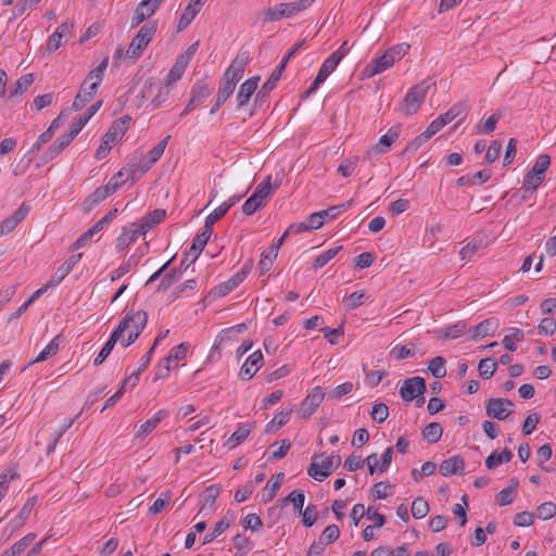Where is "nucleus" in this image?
Wrapping results in <instances>:
<instances>
[{
	"label": "nucleus",
	"instance_id": "f257e3e1",
	"mask_svg": "<svg viewBox=\"0 0 556 556\" xmlns=\"http://www.w3.org/2000/svg\"><path fill=\"white\" fill-rule=\"evenodd\" d=\"M410 46L406 42L397 43L389 48L382 55L371 60L361 73L362 78H371L377 74L390 68L396 61H400L409 51Z\"/></svg>",
	"mask_w": 556,
	"mask_h": 556
},
{
	"label": "nucleus",
	"instance_id": "f03ea898",
	"mask_svg": "<svg viewBox=\"0 0 556 556\" xmlns=\"http://www.w3.org/2000/svg\"><path fill=\"white\" fill-rule=\"evenodd\" d=\"M315 0H296L293 2H282L266 9L263 13V21L277 22L282 18H291L300 12L308 9Z\"/></svg>",
	"mask_w": 556,
	"mask_h": 556
},
{
	"label": "nucleus",
	"instance_id": "7ed1b4c3",
	"mask_svg": "<svg viewBox=\"0 0 556 556\" xmlns=\"http://www.w3.org/2000/svg\"><path fill=\"white\" fill-rule=\"evenodd\" d=\"M130 122L129 116H123L112 123L105 135L102 137L101 143L94 153L97 160L104 159L113 146L125 135Z\"/></svg>",
	"mask_w": 556,
	"mask_h": 556
},
{
	"label": "nucleus",
	"instance_id": "20e7f679",
	"mask_svg": "<svg viewBox=\"0 0 556 556\" xmlns=\"http://www.w3.org/2000/svg\"><path fill=\"white\" fill-rule=\"evenodd\" d=\"M157 29L155 21L148 22L139 29L138 34L132 38L126 51V56L136 61L153 39Z\"/></svg>",
	"mask_w": 556,
	"mask_h": 556
},
{
	"label": "nucleus",
	"instance_id": "39448f33",
	"mask_svg": "<svg viewBox=\"0 0 556 556\" xmlns=\"http://www.w3.org/2000/svg\"><path fill=\"white\" fill-rule=\"evenodd\" d=\"M430 87V80L425 79L408 90L401 103V111L405 116H410L418 111Z\"/></svg>",
	"mask_w": 556,
	"mask_h": 556
},
{
	"label": "nucleus",
	"instance_id": "423d86ee",
	"mask_svg": "<svg viewBox=\"0 0 556 556\" xmlns=\"http://www.w3.org/2000/svg\"><path fill=\"white\" fill-rule=\"evenodd\" d=\"M122 320H127V327L125 328V332L127 331V339H124L123 336L121 338V343L123 346L127 348L138 339L146 328L148 315L144 311H138L134 314H126Z\"/></svg>",
	"mask_w": 556,
	"mask_h": 556
},
{
	"label": "nucleus",
	"instance_id": "0eeeda50",
	"mask_svg": "<svg viewBox=\"0 0 556 556\" xmlns=\"http://www.w3.org/2000/svg\"><path fill=\"white\" fill-rule=\"evenodd\" d=\"M340 536V529L337 525L327 526L318 538L317 542L311 544L307 556H323L327 545L336 542Z\"/></svg>",
	"mask_w": 556,
	"mask_h": 556
},
{
	"label": "nucleus",
	"instance_id": "6e6552de",
	"mask_svg": "<svg viewBox=\"0 0 556 556\" xmlns=\"http://www.w3.org/2000/svg\"><path fill=\"white\" fill-rule=\"evenodd\" d=\"M253 268V260L249 258L235 275H232L228 280L219 283L215 287V293L219 296H225L233 289H236L243 280L247 278L249 273Z\"/></svg>",
	"mask_w": 556,
	"mask_h": 556
},
{
	"label": "nucleus",
	"instance_id": "1a4fd4ad",
	"mask_svg": "<svg viewBox=\"0 0 556 556\" xmlns=\"http://www.w3.org/2000/svg\"><path fill=\"white\" fill-rule=\"evenodd\" d=\"M427 390L426 381L422 377L415 376L407 378L400 389V395L405 402H410L414 399L422 395Z\"/></svg>",
	"mask_w": 556,
	"mask_h": 556
},
{
	"label": "nucleus",
	"instance_id": "9d476101",
	"mask_svg": "<svg viewBox=\"0 0 556 556\" xmlns=\"http://www.w3.org/2000/svg\"><path fill=\"white\" fill-rule=\"evenodd\" d=\"M513 406L514 403L508 399H490L485 404V410L488 416L504 420L511 414Z\"/></svg>",
	"mask_w": 556,
	"mask_h": 556
},
{
	"label": "nucleus",
	"instance_id": "9b49d317",
	"mask_svg": "<svg viewBox=\"0 0 556 556\" xmlns=\"http://www.w3.org/2000/svg\"><path fill=\"white\" fill-rule=\"evenodd\" d=\"M74 25L70 22L62 23L49 37L47 43L48 53L56 51L62 45L66 43L72 36Z\"/></svg>",
	"mask_w": 556,
	"mask_h": 556
},
{
	"label": "nucleus",
	"instance_id": "f8f14e48",
	"mask_svg": "<svg viewBox=\"0 0 556 556\" xmlns=\"http://www.w3.org/2000/svg\"><path fill=\"white\" fill-rule=\"evenodd\" d=\"M126 323H127V320H121L118 326L116 327V329L111 333L109 340L103 345V348L101 349L99 354L96 356V358L93 361L94 366L101 365L106 359V357L110 355V353L112 352L116 342L118 340H121V338L125 333V328L127 327Z\"/></svg>",
	"mask_w": 556,
	"mask_h": 556
},
{
	"label": "nucleus",
	"instance_id": "ddd939ff",
	"mask_svg": "<svg viewBox=\"0 0 556 556\" xmlns=\"http://www.w3.org/2000/svg\"><path fill=\"white\" fill-rule=\"evenodd\" d=\"M326 393L321 387H316L313 391L303 400L299 410V415L302 418H308L317 409Z\"/></svg>",
	"mask_w": 556,
	"mask_h": 556
},
{
	"label": "nucleus",
	"instance_id": "4468645a",
	"mask_svg": "<svg viewBox=\"0 0 556 556\" xmlns=\"http://www.w3.org/2000/svg\"><path fill=\"white\" fill-rule=\"evenodd\" d=\"M156 91V94L151 100V105L153 109L160 108L168 98L172 87L168 84L162 83H149L144 86L143 97L150 96L153 91Z\"/></svg>",
	"mask_w": 556,
	"mask_h": 556
},
{
	"label": "nucleus",
	"instance_id": "2eb2a0df",
	"mask_svg": "<svg viewBox=\"0 0 556 556\" xmlns=\"http://www.w3.org/2000/svg\"><path fill=\"white\" fill-rule=\"evenodd\" d=\"M263 354L260 350L253 352L240 368L239 377L243 380H250L263 365Z\"/></svg>",
	"mask_w": 556,
	"mask_h": 556
},
{
	"label": "nucleus",
	"instance_id": "dca6fc26",
	"mask_svg": "<svg viewBox=\"0 0 556 556\" xmlns=\"http://www.w3.org/2000/svg\"><path fill=\"white\" fill-rule=\"evenodd\" d=\"M29 205L22 203V205L8 218L0 224V235L11 233L16 226L27 216Z\"/></svg>",
	"mask_w": 556,
	"mask_h": 556
},
{
	"label": "nucleus",
	"instance_id": "f3484780",
	"mask_svg": "<svg viewBox=\"0 0 556 556\" xmlns=\"http://www.w3.org/2000/svg\"><path fill=\"white\" fill-rule=\"evenodd\" d=\"M83 254H73L66 260L52 275L50 280L47 283V287H55L58 286L74 268V266L80 261Z\"/></svg>",
	"mask_w": 556,
	"mask_h": 556
},
{
	"label": "nucleus",
	"instance_id": "a211bd4d",
	"mask_svg": "<svg viewBox=\"0 0 556 556\" xmlns=\"http://www.w3.org/2000/svg\"><path fill=\"white\" fill-rule=\"evenodd\" d=\"M142 235L146 233L136 223L131 224L130 227H124L122 233L116 239V250L124 251L130 243L135 242Z\"/></svg>",
	"mask_w": 556,
	"mask_h": 556
},
{
	"label": "nucleus",
	"instance_id": "6ab92c4d",
	"mask_svg": "<svg viewBox=\"0 0 556 556\" xmlns=\"http://www.w3.org/2000/svg\"><path fill=\"white\" fill-rule=\"evenodd\" d=\"M401 134V125H394L387 134L379 138V141L372 147V151L377 154H383L388 152L391 146L399 139Z\"/></svg>",
	"mask_w": 556,
	"mask_h": 556
},
{
	"label": "nucleus",
	"instance_id": "aec40b11",
	"mask_svg": "<svg viewBox=\"0 0 556 556\" xmlns=\"http://www.w3.org/2000/svg\"><path fill=\"white\" fill-rule=\"evenodd\" d=\"M327 465L325 467V471H317L316 465H309L307 468V475L312 477L316 481H324L326 478H328L332 471L338 468L341 465V457L340 455H331L327 456Z\"/></svg>",
	"mask_w": 556,
	"mask_h": 556
},
{
	"label": "nucleus",
	"instance_id": "412c9836",
	"mask_svg": "<svg viewBox=\"0 0 556 556\" xmlns=\"http://www.w3.org/2000/svg\"><path fill=\"white\" fill-rule=\"evenodd\" d=\"M36 503H37V496H31L26 501V503L22 506L17 516L10 521V523L8 526V528L10 529V533L14 532L15 530L22 528L25 525V522L28 520Z\"/></svg>",
	"mask_w": 556,
	"mask_h": 556
},
{
	"label": "nucleus",
	"instance_id": "4be33fe9",
	"mask_svg": "<svg viewBox=\"0 0 556 556\" xmlns=\"http://www.w3.org/2000/svg\"><path fill=\"white\" fill-rule=\"evenodd\" d=\"M213 233V229H207L203 227V230L193 238L192 245L186 252V256H191L190 263H194L203 249L205 248L211 235Z\"/></svg>",
	"mask_w": 556,
	"mask_h": 556
},
{
	"label": "nucleus",
	"instance_id": "5701e85b",
	"mask_svg": "<svg viewBox=\"0 0 556 556\" xmlns=\"http://www.w3.org/2000/svg\"><path fill=\"white\" fill-rule=\"evenodd\" d=\"M97 92V85L90 84L88 85L87 81H83L80 89L78 93L76 94L74 101H73V109L75 111H80L85 108V105L91 101L93 96Z\"/></svg>",
	"mask_w": 556,
	"mask_h": 556
},
{
	"label": "nucleus",
	"instance_id": "b1692460",
	"mask_svg": "<svg viewBox=\"0 0 556 556\" xmlns=\"http://www.w3.org/2000/svg\"><path fill=\"white\" fill-rule=\"evenodd\" d=\"M260 81V76H254L247 79L239 88L237 93L238 109L243 108L256 91Z\"/></svg>",
	"mask_w": 556,
	"mask_h": 556
},
{
	"label": "nucleus",
	"instance_id": "393cba45",
	"mask_svg": "<svg viewBox=\"0 0 556 556\" xmlns=\"http://www.w3.org/2000/svg\"><path fill=\"white\" fill-rule=\"evenodd\" d=\"M465 469V463L462 456L455 455L444 459L440 466L439 471L442 476L447 477L452 475H460Z\"/></svg>",
	"mask_w": 556,
	"mask_h": 556
},
{
	"label": "nucleus",
	"instance_id": "a878e982",
	"mask_svg": "<svg viewBox=\"0 0 556 556\" xmlns=\"http://www.w3.org/2000/svg\"><path fill=\"white\" fill-rule=\"evenodd\" d=\"M76 135L72 134L68 130L67 134L63 135L59 138L54 143H52L43 154V159L46 162L52 161L55 159L74 139Z\"/></svg>",
	"mask_w": 556,
	"mask_h": 556
},
{
	"label": "nucleus",
	"instance_id": "bb28decb",
	"mask_svg": "<svg viewBox=\"0 0 556 556\" xmlns=\"http://www.w3.org/2000/svg\"><path fill=\"white\" fill-rule=\"evenodd\" d=\"M500 327V320L495 317L486 318L473 328L472 340L492 336Z\"/></svg>",
	"mask_w": 556,
	"mask_h": 556
},
{
	"label": "nucleus",
	"instance_id": "cd10ccee",
	"mask_svg": "<svg viewBox=\"0 0 556 556\" xmlns=\"http://www.w3.org/2000/svg\"><path fill=\"white\" fill-rule=\"evenodd\" d=\"M169 139L170 136L168 135L148 152L144 163L141 166V173L147 172L154 163L161 159Z\"/></svg>",
	"mask_w": 556,
	"mask_h": 556
},
{
	"label": "nucleus",
	"instance_id": "c85d7f7f",
	"mask_svg": "<svg viewBox=\"0 0 556 556\" xmlns=\"http://www.w3.org/2000/svg\"><path fill=\"white\" fill-rule=\"evenodd\" d=\"M222 488L218 484L207 486L201 495L202 505L197 516L203 514L206 509H212L216 498L219 496Z\"/></svg>",
	"mask_w": 556,
	"mask_h": 556
},
{
	"label": "nucleus",
	"instance_id": "c756f323",
	"mask_svg": "<svg viewBox=\"0 0 556 556\" xmlns=\"http://www.w3.org/2000/svg\"><path fill=\"white\" fill-rule=\"evenodd\" d=\"M254 428V422L252 424H242L237 430L230 435V438L225 442V445L229 448H235L239 444H241L251 433Z\"/></svg>",
	"mask_w": 556,
	"mask_h": 556
},
{
	"label": "nucleus",
	"instance_id": "7c9ffc66",
	"mask_svg": "<svg viewBox=\"0 0 556 556\" xmlns=\"http://www.w3.org/2000/svg\"><path fill=\"white\" fill-rule=\"evenodd\" d=\"M102 103V100H98L87 110L86 113L79 116V118L71 125L70 130L72 131V134H75L77 136L85 127V125L90 121V118L100 110Z\"/></svg>",
	"mask_w": 556,
	"mask_h": 556
},
{
	"label": "nucleus",
	"instance_id": "2f4dec72",
	"mask_svg": "<svg viewBox=\"0 0 556 556\" xmlns=\"http://www.w3.org/2000/svg\"><path fill=\"white\" fill-rule=\"evenodd\" d=\"M63 342L62 336L54 337L47 346L38 354V356L29 363V366L36 363L45 362L49 357L54 356L61 348Z\"/></svg>",
	"mask_w": 556,
	"mask_h": 556
},
{
	"label": "nucleus",
	"instance_id": "473e14b6",
	"mask_svg": "<svg viewBox=\"0 0 556 556\" xmlns=\"http://www.w3.org/2000/svg\"><path fill=\"white\" fill-rule=\"evenodd\" d=\"M111 193L104 186L98 187L85 201H84V211L89 213L93 210L98 204L109 198Z\"/></svg>",
	"mask_w": 556,
	"mask_h": 556
},
{
	"label": "nucleus",
	"instance_id": "72a5a7b5",
	"mask_svg": "<svg viewBox=\"0 0 556 556\" xmlns=\"http://www.w3.org/2000/svg\"><path fill=\"white\" fill-rule=\"evenodd\" d=\"M166 215L165 210L163 208H156L146 215L140 224H137L141 230L147 233L154 225L159 224Z\"/></svg>",
	"mask_w": 556,
	"mask_h": 556
},
{
	"label": "nucleus",
	"instance_id": "f704fd0d",
	"mask_svg": "<svg viewBox=\"0 0 556 556\" xmlns=\"http://www.w3.org/2000/svg\"><path fill=\"white\" fill-rule=\"evenodd\" d=\"M285 65L283 63H280L276 68L275 71L271 73V75L269 76V78L264 83V85L262 86L261 90L257 92L256 97H265L266 94H268L277 85V83L279 81V79L281 78V74L285 70Z\"/></svg>",
	"mask_w": 556,
	"mask_h": 556
},
{
	"label": "nucleus",
	"instance_id": "c9c22d12",
	"mask_svg": "<svg viewBox=\"0 0 556 556\" xmlns=\"http://www.w3.org/2000/svg\"><path fill=\"white\" fill-rule=\"evenodd\" d=\"M513 456V452L508 448H504L501 453L493 452L486 457L485 466L488 469H495L501 464L510 462Z\"/></svg>",
	"mask_w": 556,
	"mask_h": 556
},
{
	"label": "nucleus",
	"instance_id": "e433bc0d",
	"mask_svg": "<svg viewBox=\"0 0 556 556\" xmlns=\"http://www.w3.org/2000/svg\"><path fill=\"white\" fill-rule=\"evenodd\" d=\"M467 324L465 321H457L443 329L438 330V334L442 339H457L465 333Z\"/></svg>",
	"mask_w": 556,
	"mask_h": 556
},
{
	"label": "nucleus",
	"instance_id": "4c0bfd02",
	"mask_svg": "<svg viewBox=\"0 0 556 556\" xmlns=\"http://www.w3.org/2000/svg\"><path fill=\"white\" fill-rule=\"evenodd\" d=\"M201 7H198L195 3L192 2V0L189 2V4L185 8L179 22H178V30H184L187 28L191 22L194 20L197 14L199 13Z\"/></svg>",
	"mask_w": 556,
	"mask_h": 556
},
{
	"label": "nucleus",
	"instance_id": "58836bf2",
	"mask_svg": "<svg viewBox=\"0 0 556 556\" xmlns=\"http://www.w3.org/2000/svg\"><path fill=\"white\" fill-rule=\"evenodd\" d=\"M35 539V533H28L15 542L9 549L4 551L3 554L9 556H18L33 543Z\"/></svg>",
	"mask_w": 556,
	"mask_h": 556
},
{
	"label": "nucleus",
	"instance_id": "ea45409f",
	"mask_svg": "<svg viewBox=\"0 0 556 556\" xmlns=\"http://www.w3.org/2000/svg\"><path fill=\"white\" fill-rule=\"evenodd\" d=\"M213 88L205 81H198L191 90V99L199 105L201 104L210 94L212 93Z\"/></svg>",
	"mask_w": 556,
	"mask_h": 556
},
{
	"label": "nucleus",
	"instance_id": "a19ab883",
	"mask_svg": "<svg viewBox=\"0 0 556 556\" xmlns=\"http://www.w3.org/2000/svg\"><path fill=\"white\" fill-rule=\"evenodd\" d=\"M35 78L31 73L21 76L10 89V97L22 96L34 83Z\"/></svg>",
	"mask_w": 556,
	"mask_h": 556
},
{
	"label": "nucleus",
	"instance_id": "79ce46f5",
	"mask_svg": "<svg viewBox=\"0 0 556 556\" xmlns=\"http://www.w3.org/2000/svg\"><path fill=\"white\" fill-rule=\"evenodd\" d=\"M167 415L168 413L166 410H159L152 418L148 419L139 427L138 435L149 434L153 429H155L159 426L162 419H164Z\"/></svg>",
	"mask_w": 556,
	"mask_h": 556
},
{
	"label": "nucleus",
	"instance_id": "37998d69",
	"mask_svg": "<svg viewBox=\"0 0 556 556\" xmlns=\"http://www.w3.org/2000/svg\"><path fill=\"white\" fill-rule=\"evenodd\" d=\"M292 409L289 410H281L279 414H277L265 427L266 433H274L278 429H280L282 426H285L291 416Z\"/></svg>",
	"mask_w": 556,
	"mask_h": 556
},
{
	"label": "nucleus",
	"instance_id": "c03bdc74",
	"mask_svg": "<svg viewBox=\"0 0 556 556\" xmlns=\"http://www.w3.org/2000/svg\"><path fill=\"white\" fill-rule=\"evenodd\" d=\"M443 433V428L439 422H430L422 430V438L430 444L437 443Z\"/></svg>",
	"mask_w": 556,
	"mask_h": 556
},
{
	"label": "nucleus",
	"instance_id": "a18cd8bd",
	"mask_svg": "<svg viewBox=\"0 0 556 556\" xmlns=\"http://www.w3.org/2000/svg\"><path fill=\"white\" fill-rule=\"evenodd\" d=\"M285 475L282 472L278 473L276 476V480L273 481L271 479L267 481L264 491H263V500L264 502L271 501L279 490L282 481H283Z\"/></svg>",
	"mask_w": 556,
	"mask_h": 556
},
{
	"label": "nucleus",
	"instance_id": "49530a36",
	"mask_svg": "<svg viewBox=\"0 0 556 556\" xmlns=\"http://www.w3.org/2000/svg\"><path fill=\"white\" fill-rule=\"evenodd\" d=\"M341 249H342V247L338 245L334 248H330V249L324 251L323 253H320L319 255H317L314 258L313 268L315 270H317V269L324 267L325 265H327L339 253V251Z\"/></svg>",
	"mask_w": 556,
	"mask_h": 556
},
{
	"label": "nucleus",
	"instance_id": "de8ad7c7",
	"mask_svg": "<svg viewBox=\"0 0 556 556\" xmlns=\"http://www.w3.org/2000/svg\"><path fill=\"white\" fill-rule=\"evenodd\" d=\"M108 64H109V56H105L96 68H93L89 72V74L87 75V77L85 78L84 81H87V84H88L90 80H93L91 84H96L97 88H98L103 79V74L108 67Z\"/></svg>",
	"mask_w": 556,
	"mask_h": 556
},
{
	"label": "nucleus",
	"instance_id": "09e8293b",
	"mask_svg": "<svg viewBox=\"0 0 556 556\" xmlns=\"http://www.w3.org/2000/svg\"><path fill=\"white\" fill-rule=\"evenodd\" d=\"M446 361L442 356H435L429 362L428 369L434 378H443L446 376Z\"/></svg>",
	"mask_w": 556,
	"mask_h": 556
},
{
	"label": "nucleus",
	"instance_id": "8fccbe9b",
	"mask_svg": "<svg viewBox=\"0 0 556 556\" xmlns=\"http://www.w3.org/2000/svg\"><path fill=\"white\" fill-rule=\"evenodd\" d=\"M416 354V345H395L390 351V355L394 356L397 361H402L408 357H413Z\"/></svg>",
	"mask_w": 556,
	"mask_h": 556
},
{
	"label": "nucleus",
	"instance_id": "3c124183",
	"mask_svg": "<svg viewBox=\"0 0 556 556\" xmlns=\"http://www.w3.org/2000/svg\"><path fill=\"white\" fill-rule=\"evenodd\" d=\"M496 367V362L491 357H486L479 362L478 370L482 379H490L494 375Z\"/></svg>",
	"mask_w": 556,
	"mask_h": 556
},
{
	"label": "nucleus",
	"instance_id": "603ef678",
	"mask_svg": "<svg viewBox=\"0 0 556 556\" xmlns=\"http://www.w3.org/2000/svg\"><path fill=\"white\" fill-rule=\"evenodd\" d=\"M230 526V520L227 519V516H225L223 519H220L214 527L213 531L205 534L203 538V544H207L213 542L217 536H219L226 529H228Z\"/></svg>",
	"mask_w": 556,
	"mask_h": 556
},
{
	"label": "nucleus",
	"instance_id": "864d4df0",
	"mask_svg": "<svg viewBox=\"0 0 556 556\" xmlns=\"http://www.w3.org/2000/svg\"><path fill=\"white\" fill-rule=\"evenodd\" d=\"M410 510L415 519H422L429 513V505L424 497H417L413 501Z\"/></svg>",
	"mask_w": 556,
	"mask_h": 556
},
{
	"label": "nucleus",
	"instance_id": "5fc2aeb1",
	"mask_svg": "<svg viewBox=\"0 0 556 556\" xmlns=\"http://www.w3.org/2000/svg\"><path fill=\"white\" fill-rule=\"evenodd\" d=\"M544 178L534 175L531 172H528L523 178V184L521 190L523 192H532L539 188V186L543 182Z\"/></svg>",
	"mask_w": 556,
	"mask_h": 556
},
{
	"label": "nucleus",
	"instance_id": "6e6d98bb",
	"mask_svg": "<svg viewBox=\"0 0 556 556\" xmlns=\"http://www.w3.org/2000/svg\"><path fill=\"white\" fill-rule=\"evenodd\" d=\"M551 164V157L547 154H540L530 170L535 176L539 175L545 179V173Z\"/></svg>",
	"mask_w": 556,
	"mask_h": 556
},
{
	"label": "nucleus",
	"instance_id": "4d7b16f0",
	"mask_svg": "<svg viewBox=\"0 0 556 556\" xmlns=\"http://www.w3.org/2000/svg\"><path fill=\"white\" fill-rule=\"evenodd\" d=\"M232 92L233 89L222 84L217 92L216 102L212 106L210 114H215L219 110V108L226 102V100L232 94Z\"/></svg>",
	"mask_w": 556,
	"mask_h": 556
},
{
	"label": "nucleus",
	"instance_id": "13d9d810",
	"mask_svg": "<svg viewBox=\"0 0 556 556\" xmlns=\"http://www.w3.org/2000/svg\"><path fill=\"white\" fill-rule=\"evenodd\" d=\"M352 201H348L346 203H342V204H339V205H333V206H330L326 210H321L319 211V214H320V217L324 219V222L326 219H334L336 217H338L346 207H349L351 205Z\"/></svg>",
	"mask_w": 556,
	"mask_h": 556
},
{
	"label": "nucleus",
	"instance_id": "bf43d9fd",
	"mask_svg": "<svg viewBox=\"0 0 556 556\" xmlns=\"http://www.w3.org/2000/svg\"><path fill=\"white\" fill-rule=\"evenodd\" d=\"M186 70V63L176 62L173 67L169 70L165 84H168L172 87L177 80H179Z\"/></svg>",
	"mask_w": 556,
	"mask_h": 556
},
{
	"label": "nucleus",
	"instance_id": "052dcab7",
	"mask_svg": "<svg viewBox=\"0 0 556 556\" xmlns=\"http://www.w3.org/2000/svg\"><path fill=\"white\" fill-rule=\"evenodd\" d=\"M556 515V504L553 502H545L541 504L536 509V516L539 519L548 520Z\"/></svg>",
	"mask_w": 556,
	"mask_h": 556
},
{
	"label": "nucleus",
	"instance_id": "680f3d73",
	"mask_svg": "<svg viewBox=\"0 0 556 556\" xmlns=\"http://www.w3.org/2000/svg\"><path fill=\"white\" fill-rule=\"evenodd\" d=\"M353 390L352 382H344L330 390L326 395L329 400H340L342 396L349 394Z\"/></svg>",
	"mask_w": 556,
	"mask_h": 556
},
{
	"label": "nucleus",
	"instance_id": "e2e57ef3",
	"mask_svg": "<svg viewBox=\"0 0 556 556\" xmlns=\"http://www.w3.org/2000/svg\"><path fill=\"white\" fill-rule=\"evenodd\" d=\"M265 205V202H262L260 199L256 198V195H250L245 202L243 203L242 205V212L245 214V215H252L254 214L257 210H260L261 207H263Z\"/></svg>",
	"mask_w": 556,
	"mask_h": 556
},
{
	"label": "nucleus",
	"instance_id": "0e129e2a",
	"mask_svg": "<svg viewBox=\"0 0 556 556\" xmlns=\"http://www.w3.org/2000/svg\"><path fill=\"white\" fill-rule=\"evenodd\" d=\"M242 76L243 74L237 73V71L228 66L224 73L222 84L235 90L237 83L241 80Z\"/></svg>",
	"mask_w": 556,
	"mask_h": 556
},
{
	"label": "nucleus",
	"instance_id": "69168bd1",
	"mask_svg": "<svg viewBox=\"0 0 556 556\" xmlns=\"http://www.w3.org/2000/svg\"><path fill=\"white\" fill-rule=\"evenodd\" d=\"M370 416L375 421L381 424L388 418L389 408L384 403L375 404L371 408Z\"/></svg>",
	"mask_w": 556,
	"mask_h": 556
},
{
	"label": "nucleus",
	"instance_id": "338daca9",
	"mask_svg": "<svg viewBox=\"0 0 556 556\" xmlns=\"http://www.w3.org/2000/svg\"><path fill=\"white\" fill-rule=\"evenodd\" d=\"M286 501H289L293 505V509L302 513V508L305 501V494L302 490H293L287 497Z\"/></svg>",
	"mask_w": 556,
	"mask_h": 556
},
{
	"label": "nucleus",
	"instance_id": "774afa93",
	"mask_svg": "<svg viewBox=\"0 0 556 556\" xmlns=\"http://www.w3.org/2000/svg\"><path fill=\"white\" fill-rule=\"evenodd\" d=\"M376 256L374 253L370 252H363L354 257L353 262L356 268L364 269L375 262Z\"/></svg>",
	"mask_w": 556,
	"mask_h": 556
}]
</instances>
